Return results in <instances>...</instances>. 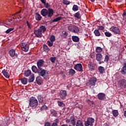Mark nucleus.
Returning a JSON list of instances; mask_svg holds the SVG:
<instances>
[{
	"label": "nucleus",
	"instance_id": "37",
	"mask_svg": "<svg viewBox=\"0 0 126 126\" xmlns=\"http://www.w3.org/2000/svg\"><path fill=\"white\" fill-rule=\"evenodd\" d=\"M63 3L65 5H68L69 4H70V1L68 0H63Z\"/></svg>",
	"mask_w": 126,
	"mask_h": 126
},
{
	"label": "nucleus",
	"instance_id": "62",
	"mask_svg": "<svg viewBox=\"0 0 126 126\" xmlns=\"http://www.w3.org/2000/svg\"><path fill=\"white\" fill-rule=\"evenodd\" d=\"M124 117H125V118H126V111H125L124 112Z\"/></svg>",
	"mask_w": 126,
	"mask_h": 126
},
{
	"label": "nucleus",
	"instance_id": "64",
	"mask_svg": "<svg viewBox=\"0 0 126 126\" xmlns=\"http://www.w3.org/2000/svg\"><path fill=\"white\" fill-rule=\"evenodd\" d=\"M91 1H92V2H94V1H95V0H90Z\"/></svg>",
	"mask_w": 126,
	"mask_h": 126
},
{
	"label": "nucleus",
	"instance_id": "48",
	"mask_svg": "<svg viewBox=\"0 0 126 126\" xmlns=\"http://www.w3.org/2000/svg\"><path fill=\"white\" fill-rule=\"evenodd\" d=\"M67 36V32H63L62 34V37L65 38Z\"/></svg>",
	"mask_w": 126,
	"mask_h": 126
},
{
	"label": "nucleus",
	"instance_id": "2",
	"mask_svg": "<svg viewBox=\"0 0 126 126\" xmlns=\"http://www.w3.org/2000/svg\"><path fill=\"white\" fill-rule=\"evenodd\" d=\"M41 14L42 16H47V17H52L54 15V10L49 8L48 10L46 8H43L41 11Z\"/></svg>",
	"mask_w": 126,
	"mask_h": 126
},
{
	"label": "nucleus",
	"instance_id": "17",
	"mask_svg": "<svg viewBox=\"0 0 126 126\" xmlns=\"http://www.w3.org/2000/svg\"><path fill=\"white\" fill-rule=\"evenodd\" d=\"M95 58L97 62H101L102 59H103V55L101 53H97L95 55Z\"/></svg>",
	"mask_w": 126,
	"mask_h": 126
},
{
	"label": "nucleus",
	"instance_id": "46",
	"mask_svg": "<svg viewBox=\"0 0 126 126\" xmlns=\"http://www.w3.org/2000/svg\"><path fill=\"white\" fill-rule=\"evenodd\" d=\"M32 69L33 72H37V67L36 66H32Z\"/></svg>",
	"mask_w": 126,
	"mask_h": 126
},
{
	"label": "nucleus",
	"instance_id": "3",
	"mask_svg": "<svg viewBox=\"0 0 126 126\" xmlns=\"http://www.w3.org/2000/svg\"><path fill=\"white\" fill-rule=\"evenodd\" d=\"M46 30V27L44 26H41L39 28V29L35 30L34 31V35H35V36L37 37V38H42L43 36V34H42V33H44V32H45Z\"/></svg>",
	"mask_w": 126,
	"mask_h": 126
},
{
	"label": "nucleus",
	"instance_id": "1",
	"mask_svg": "<svg viewBox=\"0 0 126 126\" xmlns=\"http://www.w3.org/2000/svg\"><path fill=\"white\" fill-rule=\"evenodd\" d=\"M20 13V11L17 12L16 14H14L12 15V18H10L9 19V21L11 23L19 22V21H21V18H22V15L19 14Z\"/></svg>",
	"mask_w": 126,
	"mask_h": 126
},
{
	"label": "nucleus",
	"instance_id": "16",
	"mask_svg": "<svg viewBox=\"0 0 126 126\" xmlns=\"http://www.w3.org/2000/svg\"><path fill=\"white\" fill-rule=\"evenodd\" d=\"M97 97L99 100H104V98H106V94L101 93L97 94Z\"/></svg>",
	"mask_w": 126,
	"mask_h": 126
},
{
	"label": "nucleus",
	"instance_id": "58",
	"mask_svg": "<svg viewBox=\"0 0 126 126\" xmlns=\"http://www.w3.org/2000/svg\"><path fill=\"white\" fill-rule=\"evenodd\" d=\"M122 16H123V17H125V16L126 17V11L124 12L122 15Z\"/></svg>",
	"mask_w": 126,
	"mask_h": 126
},
{
	"label": "nucleus",
	"instance_id": "12",
	"mask_svg": "<svg viewBox=\"0 0 126 126\" xmlns=\"http://www.w3.org/2000/svg\"><path fill=\"white\" fill-rule=\"evenodd\" d=\"M74 69L77 70L78 71H83V69L82 68V64H81V63H77L75 64L74 67Z\"/></svg>",
	"mask_w": 126,
	"mask_h": 126
},
{
	"label": "nucleus",
	"instance_id": "21",
	"mask_svg": "<svg viewBox=\"0 0 126 126\" xmlns=\"http://www.w3.org/2000/svg\"><path fill=\"white\" fill-rule=\"evenodd\" d=\"M74 17L77 19H80L81 18V14H80V11H78L74 14Z\"/></svg>",
	"mask_w": 126,
	"mask_h": 126
},
{
	"label": "nucleus",
	"instance_id": "41",
	"mask_svg": "<svg viewBox=\"0 0 126 126\" xmlns=\"http://www.w3.org/2000/svg\"><path fill=\"white\" fill-rule=\"evenodd\" d=\"M51 115H53L54 117H56L57 116V112L54 110H51Z\"/></svg>",
	"mask_w": 126,
	"mask_h": 126
},
{
	"label": "nucleus",
	"instance_id": "18",
	"mask_svg": "<svg viewBox=\"0 0 126 126\" xmlns=\"http://www.w3.org/2000/svg\"><path fill=\"white\" fill-rule=\"evenodd\" d=\"M9 54L12 58H13V57H17V55L15 54V50L14 49H11L9 51Z\"/></svg>",
	"mask_w": 126,
	"mask_h": 126
},
{
	"label": "nucleus",
	"instance_id": "47",
	"mask_svg": "<svg viewBox=\"0 0 126 126\" xmlns=\"http://www.w3.org/2000/svg\"><path fill=\"white\" fill-rule=\"evenodd\" d=\"M38 100L39 103H42L43 98L42 97V96H38Z\"/></svg>",
	"mask_w": 126,
	"mask_h": 126
},
{
	"label": "nucleus",
	"instance_id": "32",
	"mask_svg": "<svg viewBox=\"0 0 126 126\" xmlns=\"http://www.w3.org/2000/svg\"><path fill=\"white\" fill-rule=\"evenodd\" d=\"M31 75V70H27L25 72V76L28 77L29 75Z\"/></svg>",
	"mask_w": 126,
	"mask_h": 126
},
{
	"label": "nucleus",
	"instance_id": "60",
	"mask_svg": "<svg viewBox=\"0 0 126 126\" xmlns=\"http://www.w3.org/2000/svg\"><path fill=\"white\" fill-rule=\"evenodd\" d=\"M94 57H95L94 55L93 54H91V58L92 59H94Z\"/></svg>",
	"mask_w": 126,
	"mask_h": 126
},
{
	"label": "nucleus",
	"instance_id": "23",
	"mask_svg": "<svg viewBox=\"0 0 126 126\" xmlns=\"http://www.w3.org/2000/svg\"><path fill=\"white\" fill-rule=\"evenodd\" d=\"M72 40L73 41V42H75L76 43H77V42H79V38L78 37V36H72Z\"/></svg>",
	"mask_w": 126,
	"mask_h": 126
},
{
	"label": "nucleus",
	"instance_id": "15",
	"mask_svg": "<svg viewBox=\"0 0 126 126\" xmlns=\"http://www.w3.org/2000/svg\"><path fill=\"white\" fill-rule=\"evenodd\" d=\"M44 63L45 62L43 60H39L37 62V66L38 68H41L42 66H43V64H44Z\"/></svg>",
	"mask_w": 126,
	"mask_h": 126
},
{
	"label": "nucleus",
	"instance_id": "19",
	"mask_svg": "<svg viewBox=\"0 0 126 126\" xmlns=\"http://www.w3.org/2000/svg\"><path fill=\"white\" fill-rule=\"evenodd\" d=\"M2 73L6 78H9V73H8V72L6 70L3 69L2 71Z\"/></svg>",
	"mask_w": 126,
	"mask_h": 126
},
{
	"label": "nucleus",
	"instance_id": "57",
	"mask_svg": "<svg viewBox=\"0 0 126 126\" xmlns=\"http://www.w3.org/2000/svg\"><path fill=\"white\" fill-rule=\"evenodd\" d=\"M123 63H124V66H126V59L124 60Z\"/></svg>",
	"mask_w": 126,
	"mask_h": 126
},
{
	"label": "nucleus",
	"instance_id": "54",
	"mask_svg": "<svg viewBox=\"0 0 126 126\" xmlns=\"http://www.w3.org/2000/svg\"><path fill=\"white\" fill-rule=\"evenodd\" d=\"M27 25L28 27V28H29L30 29H31V28H32L31 25H30V24H29V22L28 21H27Z\"/></svg>",
	"mask_w": 126,
	"mask_h": 126
},
{
	"label": "nucleus",
	"instance_id": "9",
	"mask_svg": "<svg viewBox=\"0 0 126 126\" xmlns=\"http://www.w3.org/2000/svg\"><path fill=\"white\" fill-rule=\"evenodd\" d=\"M21 49L23 52H28L29 50V45L25 42H22L20 44Z\"/></svg>",
	"mask_w": 126,
	"mask_h": 126
},
{
	"label": "nucleus",
	"instance_id": "55",
	"mask_svg": "<svg viewBox=\"0 0 126 126\" xmlns=\"http://www.w3.org/2000/svg\"><path fill=\"white\" fill-rule=\"evenodd\" d=\"M44 126H51V124L49 122L45 123Z\"/></svg>",
	"mask_w": 126,
	"mask_h": 126
},
{
	"label": "nucleus",
	"instance_id": "4",
	"mask_svg": "<svg viewBox=\"0 0 126 126\" xmlns=\"http://www.w3.org/2000/svg\"><path fill=\"white\" fill-rule=\"evenodd\" d=\"M30 106L33 109H35L38 106V100L34 97H31L30 99Z\"/></svg>",
	"mask_w": 126,
	"mask_h": 126
},
{
	"label": "nucleus",
	"instance_id": "28",
	"mask_svg": "<svg viewBox=\"0 0 126 126\" xmlns=\"http://www.w3.org/2000/svg\"><path fill=\"white\" fill-rule=\"evenodd\" d=\"M75 70L71 68L69 70V75H74V74H75Z\"/></svg>",
	"mask_w": 126,
	"mask_h": 126
},
{
	"label": "nucleus",
	"instance_id": "53",
	"mask_svg": "<svg viewBox=\"0 0 126 126\" xmlns=\"http://www.w3.org/2000/svg\"><path fill=\"white\" fill-rule=\"evenodd\" d=\"M98 30H101L103 31L104 30V29H105V28L103 27V26H99L98 27Z\"/></svg>",
	"mask_w": 126,
	"mask_h": 126
},
{
	"label": "nucleus",
	"instance_id": "59",
	"mask_svg": "<svg viewBox=\"0 0 126 126\" xmlns=\"http://www.w3.org/2000/svg\"><path fill=\"white\" fill-rule=\"evenodd\" d=\"M40 0L41 2L43 3V4L46 3V0Z\"/></svg>",
	"mask_w": 126,
	"mask_h": 126
},
{
	"label": "nucleus",
	"instance_id": "7",
	"mask_svg": "<svg viewBox=\"0 0 126 126\" xmlns=\"http://www.w3.org/2000/svg\"><path fill=\"white\" fill-rule=\"evenodd\" d=\"M66 123H67V124L70 123L72 126H75L76 119H75V118L73 116H69L66 120Z\"/></svg>",
	"mask_w": 126,
	"mask_h": 126
},
{
	"label": "nucleus",
	"instance_id": "8",
	"mask_svg": "<svg viewBox=\"0 0 126 126\" xmlns=\"http://www.w3.org/2000/svg\"><path fill=\"white\" fill-rule=\"evenodd\" d=\"M96 82H97V79L96 78H91L89 80V82H88V85H89L90 87H94V86H95V85H96Z\"/></svg>",
	"mask_w": 126,
	"mask_h": 126
},
{
	"label": "nucleus",
	"instance_id": "10",
	"mask_svg": "<svg viewBox=\"0 0 126 126\" xmlns=\"http://www.w3.org/2000/svg\"><path fill=\"white\" fill-rule=\"evenodd\" d=\"M94 122H95V120L94 119L89 117L88 118L87 121L85 122V126H93V124H94Z\"/></svg>",
	"mask_w": 126,
	"mask_h": 126
},
{
	"label": "nucleus",
	"instance_id": "40",
	"mask_svg": "<svg viewBox=\"0 0 126 126\" xmlns=\"http://www.w3.org/2000/svg\"><path fill=\"white\" fill-rule=\"evenodd\" d=\"M56 60H57V58L56 57H51L50 58V61H51V63H55V62H56Z\"/></svg>",
	"mask_w": 126,
	"mask_h": 126
},
{
	"label": "nucleus",
	"instance_id": "45",
	"mask_svg": "<svg viewBox=\"0 0 126 126\" xmlns=\"http://www.w3.org/2000/svg\"><path fill=\"white\" fill-rule=\"evenodd\" d=\"M47 44L49 47H52L53 45H54V42L50 41H47Z\"/></svg>",
	"mask_w": 126,
	"mask_h": 126
},
{
	"label": "nucleus",
	"instance_id": "63",
	"mask_svg": "<svg viewBox=\"0 0 126 126\" xmlns=\"http://www.w3.org/2000/svg\"><path fill=\"white\" fill-rule=\"evenodd\" d=\"M102 63H104V62L103 61H101V62H99V64H101Z\"/></svg>",
	"mask_w": 126,
	"mask_h": 126
},
{
	"label": "nucleus",
	"instance_id": "27",
	"mask_svg": "<svg viewBox=\"0 0 126 126\" xmlns=\"http://www.w3.org/2000/svg\"><path fill=\"white\" fill-rule=\"evenodd\" d=\"M43 48L44 52H46L47 53H48L49 51H50L49 47H48L46 44L43 45Z\"/></svg>",
	"mask_w": 126,
	"mask_h": 126
},
{
	"label": "nucleus",
	"instance_id": "14",
	"mask_svg": "<svg viewBox=\"0 0 126 126\" xmlns=\"http://www.w3.org/2000/svg\"><path fill=\"white\" fill-rule=\"evenodd\" d=\"M36 81L38 85H41V84H43V79L40 76H38L36 77Z\"/></svg>",
	"mask_w": 126,
	"mask_h": 126
},
{
	"label": "nucleus",
	"instance_id": "52",
	"mask_svg": "<svg viewBox=\"0 0 126 126\" xmlns=\"http://www.w3.org/2000/svg\"><path fill=\"white\" fill-rule=\"evenodd\" d=\"M104 62H109V56L108 55L105 56Z\"/></svg>",
	"mask_w": 126,
	"mask_h": 126
},
{
	"label": "nucleus",
	"instance_id": "5",
	"mask_svg": "<svg viewBox=\"0 0 126 126\" xmlns=\"http://www.w3.org/2000/svg\"><path fill=\"white\" fill-rule=\"evenodd\" d=\"M118 86L121 89L126 88V80L125 79H120L118 81Z\"/></svg>",
	"mask_w": 126,
	"mask_h": 126
},
{
	"label": "nucleus",
	"instance_id": "34",
	"mask_svg": "<svg viewBox=\"0 0 126 126\" xmlns=\"http://www.w3.org/2000/svg\"><path fill=\"white\" fill-rule=\"evenodd\" d=\"M121 72L123 74H126V66H123L121 69Z\"/></svg>",
	"mask_w": 126,
	"mask_h": 126
},
{
	"label": "nucleus",
	"instance_id": "56",
	"mask_svg": "<svg viewBox=\"0 0 126 126\" xmlns=\"http://www.w3.org/2000/svg\"><path fill=\"white\" fill-rule=\"evenodd\" d=\"M51 126H58V124L56 123L55 122H54Z\"/></svg>",
	"mask_w": 126,
	"mask_h": 126
},
{
	"label": "nucleus",
	"instance_id": "51",
	"mask_svg": "<svg viewBox=\"0 0 126 126\" xmlns=\"http://www.w3.org/2000/svg\"><path fill=\"white\" fill-rule=\"evenodd\" d=\"M48 108V107H47V106L46 105H43L41 108V111H43V110H47V108Z\"/></svg>",
	"mask_w": 126,
	"mask_h": 126
},
{
	"label": "nucleus",
	"instance_id": "31",
	"mask_svg": "<svg viewBox=\"0 0 126 126\" xmlns=\"http://www.w3.org/2000/svg\"><path fill=\"white\" fill-rule=\"evenodd\" d=\"M62 19H63L62 17H58L53 20L52 22H58V21H60V20H62Z\"/></svg>",
	"mask_w": 126,
	"mask_h": 126
},
{
	"label": "nucleus",
	"instance_id": "35",
	"mask_svg": "<svg viewBox=\"0 0 126 126\" xmlns=\"http://www.w3.org/2000/svg\"><path fill=\"white\" fill-rule=\"evenodd\" d=\"M76 126H83L82 121L78 120L76 123Z\"/></svg>",
	"mask_w": 126,
	"mask_h": 126
},
{
	"label": "nucleus",
	"instance_id": "33",
	"mask_svg": "<svg viewBox=\"0 0 126 126\" xmlns=\"http://www.w3.org/2000/svg\"><path fill=\"white\" fill-rule=\"evenodd\" d=\"M98 70H99V72H100V73H103L104 71L105 70V69H104V67L100 66L98 67Z\"/></svg>",
	"mask_w": 126,
	"mask_h": 126
},
{
	"label": "nucleus",
	"instance_id": "29",
	"mask_svg": "<svg viewBox=\"0 0 126 126\" xmlns=\"http://www.w3.org/2000/svg\"><path fill=\"white\" fill-rule=\"evenodd\" d=\"M34 79H35L34 74H32L29 79V82H33V81H34Z\"/></svg>",
	"mask_w": 126,
	"mask_h": 126
},
{
	"label": "nucleus",
	"instance_id": "20",
	"mask_svg": "<svg viewBox=\"0 0 126 126\" xmlns=\"http://www.w3.org/2000/svg\"><path fill=\"white\" fill-rule=\"evenodd\" d=\"M35 18L36 20H37L38 21H40V20L42 19V16H41V15H40L39 13H35Z\"/></svg>",
	"mask_w": 126,
	"mask_h": 126
},
{
	"label": "nucleus",
	"instance_id": "39",
	"mask_svg": "<svg viewBox=\"0 0 126 126\" xmlns=\"http://www.w3.org/2000/svg\"><path fill=\"white\" fill-rule=\"evenodd\" d=\"M88 67L90 70H95V66L93 64H88Z\"/></svg>",
	"mask_w": 126,
	"mask_h": 126
},
{
	"label": "nucleus",
	"instance_id": "43",
	"mask_svg": "<svg viewBox=\"0 0 126 126\" xmlns=\"http://www.w3.org/2000/svg\"><path fill=\"white\" fill-rule=\"evenodd\" d=\"M57 103L60 107H64V104H63V103L62 102L58 101H57Z\"/></svg>",
	"mask_w": 126,
	"mask_h": 126
},
{
	"label": "nucleus",
	"instance_id": "22",
	"mask_svg": "<svg viewBox=\"0 0 126 126\" xmlns=\"http://www.w3.org/2000/svg\"><path fill=\"white\" fill-rule=\"evenodd\" d=\"M94 33L96 37H99L101 36V33H100V32L99 31V30H95L94 32Z\"/></svg>",
	"mask_w": 126,
	"mask_h": 126
},
{
	"label": "nucleus",
	"instance_id": "44",
	"mask_svg": "<svg viewBox=\"0 0 126 126\" xmlns=\"http://www.w3.org/2000/svg\"><path fill=\"white\" fill-rule=\"evenodd\" d=\"M55 40H56V37L54 35H51L50 36L51 42H55Z\"/></svg>",
	"mask_w": 126,
	"mask_h": 126
},
{
	"label": "nucleus",
	"instance_id": "36",
	"mask_svg": "<svg viewBox=\"0 0 126 126\" xmlns=\"http://www.w3.org/2000/svg\"><path fill=\"white\" fill-rule=\"evenodd\" d=\"M102 51H103V49H102V48L100 47H97L96 48V49H95L96 53H101V52H102Z\"/></svg>",
	"mask_w": 126,
	"mask_h": 126
},
{
	"label": "nucleus",
	"instance_id": "61",
	"mask_svg": "<svg viewBox=\"0 0 126 126\" xmlns=\"http://www.w3.org/2000/svg\"><path fill=\"white\" fill-rule=\"evenodd\" d=\"M55 123L56 124H59V120L58 119H56L55 120Z\"/></svg>",
	"mask_w": 126,
	"mask_h": 126
},
{
	"label": "nucleus",
	"instance_id": "24",
	"mask_svg": "<svg viewBox=\"0 0 126 126\" xmlns=\"http://www.w3.org/2000/svg\"><path fill=\"white\" fill-rule=\"evenodd\" d=\"M79 32V28L76 26H74V29H73V33H78Z\"/></svg>",
	"mask_w": 126,
	"mask_h": 126
},
{
	"label": "nucleus",
	"instance_id": "25",
	"mask_svg": "<svg viewBox=\"0 0 126 126\" xmlns=\"http://www.w3.org/2000/svg\"><path fill=\"white\" fill-rule=\"evenodd\" d=\"M75 25H73L72 24L69 25L68 26V30L69 31H70V32H73V29L74 28Z\"/></svg>",
	"mask_w": 126,
	"mask_h": 126
},
{
	"label": "nucleus",
	"instance_id": "11",
	"mask_svg": "<svg viewBox=\"0 0 126 126\" xmlns=\"http://www.w3.org/2000/svg\"><path fill=\"white\" fill-rule=\"evenodd\" d=\"M67 95V94L66 92L64 90H62L60 92L59 96L61 99L63 100H64L65 98H66V96Z\"/></svg>",
	"mask_w": 126,
	"mask_h": 126
},
{
	"label": "nucleus",
	"instance_id": "13",
	"mask_svg": "<svg viewBox=\"0 0 126 126\" xmlns=\"http://www.w3.org/2000/svg\"><path fill=\"white\" fill-rule=\"evenodd\" d=\"M110 31H112V32H113V33H115V34H120L121 32L120 29H119L118 28L116 27H112L110 28Z\"/></svg>",
	"mask_w": 126,
	"mask_h": 126
},
{
	"label": "nucleus",
	"instance_id": "30",
	"mask_svg": "<svg viewBox=\"0 0 126 126\" xmlns=\"http://www.w3.org/2000/svg\"><path fill=\"white\" fill-rule=\"evenodd\" d=\"M112 114H113V115L114 116V117H116L117 116H119V111H118V110H114L112 111Z\"/></svg>",
	"mask_w": 126,
	"mask_h": 126
},
{
	"label": "nucleus",
	"instance_id": "50",
	"mask_svg": "<svg viewBox=\"0 0 126 126\" xmlns=\"http://www.w3.org/2000/svg\"><path fill=\"white\" fill-rule=\"evenodd\" d=\"M44 5L46 7V8H49L51 6V5H50L48 3L46 2H45V3L44 4Z\"/></svg>",
	"mask_w": 126,
	"mask_h": 126
},
{
	"label": "nucleus",
	"instance_id": "49",
	"mask_svg": "<svg viewBox=\"0 0 126 126\" xmlns=\"http://www.w3.org/2000/svg\"><path fill=\"white\" fill-rule=\"evenodd\" d=\"M13 30V28H10V29H8V30H7L6 31H5V33L6 34H8V33H9L10 32H11V31H12Z\"/></svg>",
	"mask_w": 126,
	"mask_h": 126
},
{
	"label": "nucleus",
	"instance_id": "26",
	"mask_svg": "<svg viewBox=\"0 0 126 126\" xmlns=\"http://www.w3.org/2000/svg\"><path fill=\"white\" fill-rule=\"evenodd\" d=\"M21 81L22 83V84H27V82L28 81V80H27V78H23L21 79Z\"/></svg>",
	"mask_w": 126,
	"mask_h": 126
},
{
	"label": "nucleus",
	"instance_id": "38",
	"mask_svg": "<svg viewBox=\"0 0 126 126\" xmlns=\"http://www.w3.org/2000/svg\"><path fill=\"white\" fill-rule=\"evenodd\" d=\"M78 6L77 5H73V7H72V11H77L78 10Z\"/></svg>",
	"mask_w": 126,
	"mask_h": 126
},
{
	"label": "nucleus",
	"instance_id": "6",
	"mask_svg": "<svg viewBox=\"0 0 126 126\" xmlns=\"http://www.w3.org/2000/svg\"><path fill=\"white\" fill-rule=\"evenodd\" d=\"M39 75L42 76L44 79L49 78V72L47 70L42 69L39 72Z\"/></svg>",
	"mask_w": 126,
	"mask_h": 126
},
{
	"label": "nucleus",
	"instance_id": "42",
	"mask_svg": "<svg viewBox=\"0 0 126 126\" xmlns=\"http://www.w3.org/2000/svg\"><path fill=\"white\" fill-rule=\"evenodd\" d=\"M104 34L105 36H106V37H111V36H112V33H111V32H104Z\"/></svg>",
	"mask_w": 126,
	"mask_h": 126
}]
</instances>
